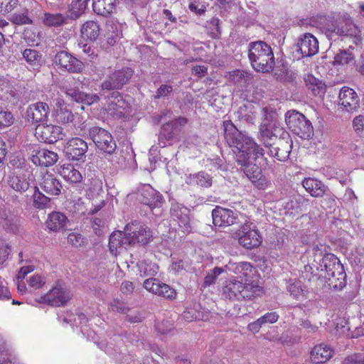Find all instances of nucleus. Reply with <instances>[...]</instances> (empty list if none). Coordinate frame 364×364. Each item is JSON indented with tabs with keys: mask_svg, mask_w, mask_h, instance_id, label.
Instances as JSON below:
<instances>
[{
	"mask_svg": "<svg viewBox=\"0 0 364 364\" xmlns=\"http://www.w3.org/2000/svg\"><path fill=\"white\" fill-rule=\"evenodd\" d=\"M223 125L225 141L232 148L236 162L257 188L266 189L269 186V181L262 175L261 162L256 164L250 161L251 157L255 161L262 159L263 149L252 137L240 132L231 121L224 122Z\"/></svg>",
	"mask_w": 364,
	"mask_h": 364,
	"instance_id": "nucleus-1",
	"label": "nucleus"
},
{
	"mask_svg": "<svg viewBox=\"0 0 364 364\" xmlns=\"http://www.w3.org/2000/svg\"><path fill=\"white\" fill-rule=\"evenodd\" d=\"M223 125L225 141L232 148L236 162L257 188L266 189L269 186V181L262 175L261 162L256 164L250 161L251 157L255 161L262 159L263 149L252 137L240 132L231 121L224 122Z\"/></svg>",
	"mask_w": 364,
	"mask_h": 364,
	"instance_id": "nucleus-2",
	"label": "nucleus"
},
{
	"mask_svg": "<svg viewBox=\"0 0 364 364\" xmlns=\"http://www.w3.org/2000/svg\"><path fill=\"white\" fill-rule=\"evenodd\" d=\"M320 23L321 28L328 36H332L333 34L346 36L350 38L356 45L361 41L360 31L347 14L339 16L336 19L321 18Z\"/></svg>",
	"mask_w": 364,
	"mask_h": 364,
	"instance_id": "nucleus-3",
	"label": "nucleus"
},
{
	"mask_svg": "<svg viewBox=\"0 0 364 364\" xmlns=\"http://www.w3.org/2000/svg\"><path fill=\"white\" fill-rule=\"evenodd\" d=\"M262 294V288L257 282L240 281L235 278L225 282L222 295L232 301L252 299Z\"/></svg>",
	"mask_w": 364,
	"mask_h": 364,
	"instance_id": "nucleus-4",
	"label": "nucleus"
},
{
	"mask_svg": "<svg viewBox=\"0 0 364 364\" xmlns=\"http://www.w3.org/2000/svg\"><path fill=\"white\" fill-rule=\"evenodd\" d=\"M248 57L252 68L257 72H270L274 65V56L272 48L264 41L250 44Z\"/></svg>",
	"mask_w": 364,
	"mask_h": 364,
	"instance_id": "nucleus-5",
	"label": "nucleus"
},
{
	"mask_svg": "<svg viewBox=\"0 0 364 364\" xmlns=\"http://www.w3.org/2000/svg\"><path fill=\"white\" fill-rule=\"evenodd\" d=\"M320 268L325 272L324 277L328 280L329 285L336 288H342L345 285L346 275L343 266L334 255H326L321 259Z\"/></svg>",
	"mask_w": 364,
	"mask_h": 364,
	"instance_id": "nucleus-6",
	"label": "nucleus"
},
{
	"mask_svg": "<svg viewBox=\"0 0 364 364\" xmlns=\"http://www.w3.org/2000/svg\"><path fill=\"white\" fill-rule=\"evenodd\" d=\"M285 122L289 129L302 139H309L313 135V126L301 113L295 110L288 111Z\"/></svg>",
	"mask_w": 364,
	"mask_h": 364,
	"instance_id": "nucleus-7",
	"label": "nucleus"
},
{
	"mask_svg": "<svg viewBox=\"0 0 364 364\" xmlns=\"http://www.w3.org/2000/svg\"><path fill=\"white\" fill-rule=\"evenodd\" d=\"M124 230L127 233V242L130 246L136 244L144 245L150 242L153 239L151 229L138 221L128 223Z\"/></svg>",
	"mask_w": 364,
	"mask_h": 364,
	"instance_id": "nucleus-8",
	"label": "nucleus"
},
{
	"mask_svg": "<svg viewBox=\"0 0 364 364\" xmlns=\"http://www.w3.org/2000/svg\"><path fill=\"white\" fill-rule=\"evenodd\" d=\"M238 242L246 249H253L262 243V237L252 223H245L236 232Z\"/></svg>",
	"mask_w": 364,
	"mask_h": 364,
	"instance_id": "nucleus-9",
	"label": "nucleus"
},
{
	"mask_svg": "<svg viewBox=\"0 0 364 364\" xmlns=\"http://www.w3.org/2000/svg\"><path fill=\"white\" fill-rule=\"evenodd\" d=\"M89 134L96 146L101 151L109 154L115 151L116 143L111 134L107 130L94 127L90 129Z\"/></svg>",
	"mask_w": 364,
	"mask_h": 364,
	"instance_id": "nucleus-10",
	"label": "nucleus"
},
{
	"mask_svg": "<svg viewBox=\"0 0 364 364\" xmlns=\"http://www.w3.org/2000/svg\"><path fill=\"white\" fill-rule=\"evenodd\" d=\"M35 136L41 142L54 144L63 139L64 134L61 127L52 124L43 123L36 126Z\"/></svg>",
	"mask_w": 364,
	"mask_h": 364,
	"instance_id": "nucleus-11",
	"label": "nucleus"
},
{
	"mask_svg": "<svg viewBox=\"0 0 364 364\" xmlns=\"http://www.w3.org/2000/svg\"><path fill=\"white\" fill-rule=\"evenodd\" d=\"M107 114L114 118H122L129 114V106L117 92L112 93L105 106Z\"/></svg>",
	"mask_w": 364,
	"mask_h": 364,
	"instance_id": "nucleus-12",
	"label": "nucleus"
},
{
	"mask_svg": "<svg viewBox=\"0 0 364 364\" xmlns=\"http://www.w3.org/2000/svg\"><path fill=\"white\" fill-rule=\"evenodd\" d=\"M50 111V107L46 102L32 103L26 109V119L32 124H39L48 121Z\"/></svg>",
	"mask_w": 364,
	"mask_h": 364,
	"instance_id": "nucleus-13",
	"label": "nucleus"
},
{
	"mask_svg": "<svg viewBox=\"0 0 364 364\" xmlns=\"http://www.w3.org/2000/svg\"><path fill=\"white\" fill-rule=\"evenodd\" d=\"M32 180L33 174L30 171L20 169L9 176L7 183L14 191L22 193L28 189Z\"/></svg>",
	"mask_w": 364,
	"mask_h": 364,
	"instance_id": "nucleus-14",
	"label": "nucleus"
},
{
	"mask_svg": "<svg viewBox=\"0 0 364 364\" xmlns=\"http://www.w3.org/2000/svg\"><path fill=\"white\" fill-rule=\"evenodd\" d=\"M283 132H287L276 122L262 124L259 127V139L266 146H272L279 138H282Z\"/></svg>",
	"mask_w": 364,
	"mask_h": 364,
	"instance_id": "nucleus-15",
	"label": "nucleus"
},
{
	"mask_svg": "<svg viewBox=\"0 0 364 364\" xmlns=\"http://www.w3.org/2000/svg\"><path fill=\"white\" fill-rule=\"evenodd\" d=\"M137 198L151 209L160 207L163 203L162 196L149 184H144L139 187Z\"/></svg>",
	"mask_w": 364,
	"mask_h": 364,
	"instance_id": "nucleus-16",
	"label": "nucleus"
},
{
	"mask_svg": "<svg viewBox=\"0 0 364 364\" xmlns=\"http://www.w3.org/2000/svg\"><path fill=\"white\" fill-rule=\"evenodd\" d=\"M292 149V140L288 132H283L282 138H279L277 141L270 146V154L277 160L281 161H286Z\"/></svg>",
	"mask_w": 364,
	"mask_h": 364,
	"instance_id": "nucleus-17",
	"label": "nucleus"
},
{
	"mask_svg": "<svg viewBox=\"0 0 364 364\" xmlns=\"http://www.w3.org/2000/svg\"><path fill=\"white\" fill-rule=\"evenodd\" d=\"M132 76V70L130 68H125L112 73L102 82V90H119L125 85Z\"/></svg>",
	"mask_w": 364,
	"mask_h": 364,
	"instance_id": "nucleus-18",
	"label": "nucleus"
},
{
	"mask_svg": "<svg viewBox=\"0 0 364 364\" xmlns=\"http://www.w3.org/2000/svg\"><path fill=\"white\" fill-rule=\"evenodd\" d=\"M296 51L302 58L313 56L318 52V41L312 34L304 33L298 40Z\"/></svg>",
	"mask_w": 364,
	"mask_h": 364,
	"instance_id": "nucleus-19",
	"label": "nucleus"
},
{
	"mask_svg": "<svg viewBox=\"0 0 364 364\" xmlns=\"http://www.w3.org/2000/svg\"><path fill=\"white\" fill-rule=\"evenodd\" d=\"M54 62L63 70L70 73L79 72L82 68L81 61L65 51L58 52L55 56Z\"/></svg>",
	"mask_w": 364,
	"mask_h": 364,
	"instance_id": "nucleus-20",
	"label": "nucleus"
},
{
	"mask_svg": "<svg viewBox=\"0 0 364 364\" xmlns=\"http://www.w3.org/2000/svg\"><path fill=\"white\" fill-rule=\"evenodd\" d=\"M70 299L69 293L65 289L56 287L46 294L41 296L37 301L39 303L60 306L64 305Z\"/></svg>",
	"mask_w": 364,
	"mask_h": 364,
	"instance_id": "nucleus-21",
	"label": "nucleus"
},
{
	"mask_svg": "<svg viewBox=\"0 0 364 364\" xmlns=\"http://www.w3.org/2000/svg\"><path fill=\"white\" fill-rule=\"evenodd\" d=\"M225 268L227 271L232 272L237 275V279H240V281H242L243 282H255L252 280V276L254 274V268L250 264V262H230L225 266Z\"/></svg>",
	"mask_w": 364,
	"mask_h": 364,
	"instance_id": "nucleus-22",
	"label": "nucleus"
},
{
	"mask_svg": "<svg viewBox=\"0 0 364 364\" xmlns=\"http://www.w3.org/2000/svg\"><path fill=\"white\" fill-rule=\"evenodd\" d=\"M171 217L176 221L184 233L191 230L190 210L181 204H173L171 208Z\"/></svg>",
	"mask_w": 364,
	"mask_h": 364,
	"instance_id": "nucleus-23",
	"label": "nucleus"
},
{
	"mask_svg": "<svg viewBox=\"0 0 364 364\" xmlns=\"http://www.w3.org/2000/svg\"><path fill=\"white\" fill-rule=\"evenodd\" d=\"M87 143L78 137L69 139L65 146L66 155L74 161L80 160L87 151Z\"/></svg>",
	"mask_w": 364,
	"mask_h": 364,
	"instance_id": "nucleus-24",
	"label": "nucleus"
},
{
	"mask_svg": "<svg viewBox=\"0 0 364 364\" xmlns=\"http://www.w3.org/2000/svg\"><path fill=\"white\" fill-rule=\"evenodd\" d=\"M213 222L215 226L227 227L233 225L237 215L230 209L217 206L212 212Z\"/></svg>",
	"mask_w": 364,
	"mask_h": 364,
	"instance_id": "nucleus-25",
	"label": "nucleus"
},
{
	"mask_svg": "<svg viewBox=\"0 0 364 364\" xmlns=\"http://www.w3.org/2000/svg\"><path fill=\"white\" fill-rule=\"evenodd\" d=\"M31 160L37 166L48 167L54 165L58 161V155L57 153L46 149H35L32 152Z\"/></svg>",
	"mask_w": 364,
	"mask_h": 364,
	"instance_id": "nucleus-26",
	"label": "nucleus"
},
{
	"mask_svg": "<svg viewBox=\"0 0 364 364\" xmlns=\"http://www.w3.org/2000/svg\"><path fill=\"white\" fill-rule=\"evenodd\" d=\"M339 104L346 111L350 112L355 109L359 105V98L356 92L351 88L344 87L339 93Z\"/></svg>",
	"mask_w": 364,
	"mask_h": 364,
	"instance_id": "nucleus-27",
	"label": "nucleus"
},
{
	"mask_svg": "<svg viewBox=\"0 0 364 364\" xmlns=\"http://www.w3.org/2000/svg\"><path fill=\"white\" fill-rule=\"evenodd\" d=\"M18 218L10 208L0 210V225L7 232H15L17 230Z\"/></svg>",
	"mask_w": 364,
	"mask_h": 364,
	"instance_id": "nucleus-28",
	"label": "nucleus"
},
{
	"mask_svg": "<svg viewBox=\"0 0 364 364\" xmlns=\"http://www.w3.org/2000/svg\"><path fill=\"white\" fill-rule=\"evenodd\" d=\"M109 247L110 252L117 256L120 253L121 250L130 247L127 242V233L122 231H115L112 232L109 237Z\"/></svg>",
	"mask_w": 364,
	"mask_h": 364,
	"instance_id": "nucleus-29",
	"label": "nucleus"
},
{
	"mask_svg": "<svg viewBox=\"0 0 364 364\" xmlns=\"http://www.w3.org/2000/svg\"><path fill=\"white\" fill-rule=\"evenodd\" d=\"M68 223V220L65 214L53 211L48 215L46 225L50 231L58 232L64 230Z\"/></svg>",
	"mask_w": 364,
	"mask_h": 364,
	"instance_id": "nucleus-30",
	"label": "nucleus"
},
{
	"mask_svg": "<svg viewBox=\"0 0 364 364\" xmlns=\"http://www.w3.org/2000/svg\"><path fill=\"white\" fill-rule=\"evenodd\" d=\"M40 185L41 188L49 195L58 196L61 193V183L53 174L48 173L44 174Z\"/></svg>",
	"mask_w": 364,
	"mask_h": 364,
	"instance_id": "nucleus-31",
	"label": "nucleus"
},
{
	"mask_svg": "<svg viewBox=\"0 0 364 364\" xmlns=\"http://www.w3.org/2000/svg\"><path fill=\"white\" fill-rule=\"evenodd\" d=\"M333 353L330 346L321 343L315 346L311 351V359L315 363H325L329 360Z\"/></svg>",
	"mask_w": 364,
	"mask_h": 364,
	"instance_id": "nucleus-32",
	"label": "nucleus"
},
{
	"mask_svg": "<svg viewBox=\"0 0 364 364\" xmlns=\"http://www.w3.org/2000/svg\"><path fill=\"white\" fill-rule=\"evenodd\" d=\"M287 290L296 300L304 301L308 298V288L300 280H290L287 285Z\"/></svg>",
	"mask_w": 364,
	"mask_h": 364,
	"instance_id": "nucleus-33",
	"label": "nucleus"
},
{
	"mask_svg": "<svg viewBox=\"0 0 364 364\" xmlns=\"http://www.w3.org/2000/svg\"><path fill=\"white\" fill-rule=\"evenodd\" d=\"M302 185L305 190L310 193L313 197H322L326 191V187L321 181L314 178H306L303 182Z\"/></svg>",
	"mask_w": 364,
	"mask_h": 364,
	"instance_id": "nucleus-34",
	"label": "nucleus"
},
{
	"mask_svg": "<svg viewBox=\"0 0 364 364\" xmlns=\"http://www.w3.org/2000/svg\"><path fill=\"white\" fill-rule=\"evenodd\" d=\"M100 31V26L96 21H87L81 26V37L86 41H95L99 37Z\"/></svg>",
	"mask_w": 364,
	"mask_h": 364,
	"instance_id": "nucleus-35",
	"label": "nucleus"
},
{
	"mask_svg": "<svg viewBox=\"0 0 364 364\" xmlns=\"http://www.w3.org/2000/svg\"><path fill=\"white\" fill-rule=\"evenodd\" d=\"M93 11L97 14L107 16L115 9L117 0H92Z\"/></svg>",
	"mask_w": 364,
	"mask_h": 364,
	"instance_id": "nucleus-36",
	"label": "nucleus"
},
{
	"mask_svg": "<svg viewBox=\"0 0 364 364\" xmlns=\"http://www.w3.org/2000/svg\"><path fill=\"white\" fill-rule=\"evenodd\" d=\"M59 173L65 181L70 183H79L82 179L80 172L70 164L61 166Z\"/></svg>",
	"mask_w": 364,
	"mask_h": 364,
	"instance_id": "nucleus-37",
	"label": "nucleus"
},
{
	"mask_svg": "<svg viewBox=\"0 0 364 364\" xmlns=\"http://www.w3.org/2000/svg\"><path fill=\"white\" fill-rule=\"evenodd\" d=\"M42 19L44 25L47 26L59 27L67 23L68 18L62 14L45 13Z\"/></svg>",
	"mask_w": 364,
	"mask_h": 364,
	"instance_id": "nucleus-38",
	"label": "nucleus"
},
{
	"mask_svg": "<svg viewBox=\"0 0 364 364\" xmlns=\"http://www.w3.org/2000/svg\"><path fill=\"white\" fill-rule=\"evenodd\" d=\"M107 42L109 46H113L117 40L122 37V28L112 21L107 23Z\"/></svg>",
	"mask_w": 364,
	"mask_h": 364,
	"instance_id": "nucleus-39",
	"label": "nucleus"
},
{
	"mask_svg": "<svg viewBox=\"0 0 364 364\" xmlns=\"http://www.w3.org/2000/svg\"><path fill=\"white\" fill-rule=\"evenodd\" d=\"M141 277H154L158 273V265L150 260H142L137 264Z\"/></svg>",
	"mask_w": 364,
	"mask_h": 364,
	"instance_id": "nucleus-40",
	"label": "nucleus"
},
{
	"mask_svg": "<svg viewBox=\"0 0 364 364\" xmlns=\"http://www.w3.org/2000/svg\"><path fill=\"white\" fill-rule=\"evenodd\" d=\"M186 183L190 185H198L202 187H210L212 185L210 176L204 172L190 175L186 178Z\"/></svg>",
	"mask_w": 364,
	"mask_h": 364,
	"instance_id": "nucleus-41",
	"label": "nucleus"
},
{
	"mask_svg": "<svg viewBox=\"0 0 364 364\" xmlns=\"http://www.w3.org/2000/svg\"><path fill=\"white\" fill-rule=\"evenodd\" d=\"M178 134V129L175 126V123L168 122L161 127L159 134V140L164 139L167 141L174 139Z\"/></svg>",
	"mask_w": 364,
	"mask_h": 364,
	"instance_id": "nucleus-42",
	"label": "nucleus"
},
{
	"mask_svg": "<svg viewBox=\"0 0 364 364\" xmlns=\"http://www.w3.org/2000/svg\"><path fill=\"white\" fill-rule=\"evenodd\" d=\"M355 62V56L350 50H341L334 58V63L336 65H353Z\"/></svg>",
	"mask_w": 364,
	"mask_h": 364,
	"instance_id": "nucleus-43",
	"label": "nucleus"
},
{
	"mask_svg": "<svg viewBox=\"0 0 364 364\" xmlns=\"http://www.w3.org/2000/svg\"><path fill=\"white\" fill-rule=\"evenodd\" d=\"M304 80L309 89L312 87L314 85L317 86L316 88H313L314 95H321L324 94L326 90L325 85L318 79L314 77L313 75H308L306 77H305Z\"/></svg>",
	"mask_w": 364,
	"mask_h": 364,
	"instance_id": "nucleus-44",
	"label": "nucleus"
},
{
	"mask_svg": "<svg viewBox=\"0 0 364 364\" xmlns=\"http://www.w3.org/2000/svg\"><path fill=\"white\" fill-rule=\"evenodd\" d=\"M90 0H73L70 11L75 18L82 14L87 8Z\"/></svg>",
	"mask_w": 364,
	"mask_h": 364,
	"instance_id": "nucleus-45",
	"label": "nucleus"
},
{
	"mask_svg": "<svg viewBox=\"0 0 364 364\" xmlns=\"http://www.w3.org/2000/svg\"><path fill=\"white\" fill-rule=\"evenodd\" d=\"M33 205L38 209H44L49 206L50 199L41 193L37 187L33 193Z\"/></svg>",
	"mask_w": 364,
	"mask_h": 364,
	"instance_id": "nucleus-46",
	"label": "nucleus"
},
{
	"mask_svg": "<svg viewBox=\"0 0 364 364\" xmlns=\"http://www.w3.org/2000/svg\"><path fill=\"white\" fill-rule=\"evenodd\" d=\"M23 58L31 65H39L41 60V55L34 49H26L23 53Z\"/></svg>",
	"mask_w": 364,
	"mask_h": 364,
	"instance_id": "nucleus-47",
	"label": "nucleus"
},
{
	"mask_svg": "<svg viewBox=\"0 0 364 364\" xmlns=\"http://www.w3.org/2000/svg\"><path fill=\"white\" fill-rule=\"evenodd\" d=\"M68 242L73 247L79 248L85 245L87 241L81 234L77 232H70L68 235Z\"/></svg>",
	"mask_w": 364,
	"mask_h": 364,
	"instance_id": "nucleus-48",
	"label": "nucleus"
},
{
	"mask_svg": "<svg viewBox=\"0 0 364 364\" xmlns=\"http://www.w3.org/2000/svg\"><path fill=\"white\" fill-rule=\"evenodd\" d=\"M73 114L66 107L56 110V118L58 122L69 123L73 120Z\"/></svg>",
	"mask_w": 364,
	"mask_h": 364,
	"instance_id": "nucleus-49",
	"label": "nucleus"
},
{
	"mask_svg": "<svg viewBox=\"0 0 364 364\" xmlns=\"http://www.w3.org/2000/svg\"><path fill=\"white\" fill-rule=\"evenodd\" d=\"M313 253L314 255L315 259L314 261H316L318 259L319 261V264L321 263V259L326 255H329L328 253V248L326 245L318 243L314 245L312 248Z\"/></svg>",
	"mask_w": 364,
	"mask_h": 364,
	"instance_id": "nucleus-50",
	"label": "nucleus"
},
{
	"mask_svg": "<svg viewBox=\"0 0 364 364\" xmlns=\"http://www.w3.org/2000/svg\"><path fill=\"white\" fill-rule=\"evenodd\" d=\"M0 364H16V358L3 345H0Z\"/></svg>",
	"mask_w": 364,
	"mask_h": 364,
	"instance_id": "nucleus-51",
	"label": "nucleus"
},
{
	"mask_svg": "<svg viewBox=\"0 0 364 364\" xmlns=\"http://www.w3.org/2000/svg\"><path fill=\"white\" fill-rule=\"evenodd\" d=\"M161 283V282L156 279L150 278V279H147L144 281V287L147 291H149L154 294L158 295V294L159 292V289Z\"/></svg>",
	"mask_w": 364,
	"mask_h": 364,
	"instance_id": "nucleus-52",
	"label": "nucleus"
},
{
	"mask_svg": "<svg viewBox=\"0 0 364 364\" xmlns=\"http://www.w3.org/2000/svg\"><path fill=\"white\" fill-rule=\"evenodd\" d=\"M14 122V117L11 112L0 108V129L11 125Z\"/></svg>",
	"mask_w": 364,
	"mask_h": 364,
	"instance_id": "nucleus-53",
	"label": "nucleus"
},
{
	"mask_svg": "<svg viewBox=\"0 0 364 364\" xmlns=\"http://www.w3.org/2000/svg\"><path fill=\"white\" fill-rule=\"evenodd\" d=\"M11 21L16 25H23L31 23V20L28 16L27 11H25L22 13L14 14L11 16Z\"/></svg>",
	"mask_w": 364,
	"mask_h": 364,
	"instance_id": "nucleus-54",
	"label": "nucleus"
},
{
	"mask_svg": "<svg viewBox=\"0 0 364 364\" xmlns=\"http://www.w3.org/2000/svg\"><path fill=\"white\" fill-rule=\"evenodd\" d=\"M353 128L359 136H364V115L360 114L353 120Z\"/></svg>",
	"mask_w": 364,
	"mask_h": 364,
	"instance_id": "nucleus-55",
	"label": "nucleus"
},
{
	"mask_svg": "<svg viewBox=\"0 0 364 364\" xmlns=\"http://www.w3.org/2000/svg\"><path fill=\"white\" fill-rule=\"evenodd\" d=\"M28 283L29 287L38 289L46 284V280L39 274H33L29 277Z\"/></svg>",
	"mask_w": 364,
	"mask_h": 364,
	"instance_id": "nucleus-56",
	"label": "nucleus"
},
{
	"mask_svg": "<svg viewBox=\"0 0 364 364\" xmlns=\"http://www.w3.org/2000/svg\"><path fill=\"white\" fill-rule=\"evenodd\" d=\"M249 78V74L247 72L242 70L233 71L230 75L231 80L235 84L246 82Z\"/></svg>",
	"mask_w": 364,
	"mask_h": 364,
	"instance_id": "nucleus-57",
	"label": "nucleus"
},
{
	"mask_svg": "<svg viewBox=\"0 0 364 364\" xmlns=\"http://www.w3.org/2000/svg\"><path fill=\"white\" fill-rule=\"evenodd\" d=\"M18 4V0H0V13L6 14L11 11Z\"/></svg>",
	"mask_w": 364,
	"mask_h": 364,
	"instance_id": "nucleus-58",
	"label": "nucleus"
},
{
	"mask_svg": "<svg viewBox=\"0 0 364 364\" xmlns=\"http://www.w3.org/2000/svg\"><path fill=\"white\" fill-rule=\"evenodd\" d=\"M159 292L158 294L159 296L168 298V299H173L176 297V291L171 288L168 284L164 283H161L159 287Z\"/></svg>",
	"mask_w": 364,
	"mask_h": 364,
	"instance_id": "nucleus-59",
	"label": "nucleus"
},
{
	"mask_svg": "<svg viewBox=\"0 0 364 364\" xmlns=\"http://www.w3.org/2000/svg\"><path fill=\"white\" fill-rule=\"evenodd\" d=\"M223 269L220 267H215L210 272H208L204 279L205 285H211L215 282L217 277L222 274Z\"/></svg>",
	"mask_w": 364,
	"mask_h": 364,
	"instance_id": "nucleus-60",
	"label": "nucleus"
},
{
	"mask_svg": "<svg viewBox=\"0 0 364 364\" xmlns=\"http://www.w3.org/2000/svg\"><path fill=\"white\" fill-rule=\"evenodd\" d=\"M62 92H64L71 100L79 102L80 100H82L81 96L82 92H80L75 89H65L62 88Z\"/></svg>",
	"mask_w": 364,
	"mask_h": 364,
	"instance_id": "nucleus-61",
	"label": "nucleus"
},
{
	"mask_svg": "<svg viewBox=\"0 0 364 364\" xmlns=\"http://www.w3.org/2000/svg\"><path fill=\"white\" fill-rule=\"evenodd\" d=\"M173 91L171 85H161L156 92L154 95L155 99H159L168 96Z\"/></svg>",
	"mask_w": 364,
	"mask_h": 364,
	"instance_id": "nucleus-62",
	"label": "nucleus"
},
{
	"mask_svg": "<svg viewBox=\"0 0 364 364\" xmlns=\"http://www.w3.org/2000/svg\"><path fill=\"white\" fill-rule=\"evenodd\" d=\"M278 318L279 315L276 312H270L259 318V322H262V324L274 323L278 321Z\"/></svg>",
	"mask_w": 364,
	"mask_h": 364,
	"instance_id": "nucleus-63",
	"label": "nucleus"
},
{
	"mask_svg": "<svg viewBox=\"0 0 364 364\" xmlns=\"http://www.w3.org/2000/svg\"><path fill=\"white\" fill-rule=\"evenodd\" d=\"M343 364H364V355L355 354L348 356L344 360Z\"/></svg>",
	"mask_w": 364,
	"mask_h": 364,
	"instance_id": "nucleus-64",
	"label": "nucleus"
}]
</instances>
